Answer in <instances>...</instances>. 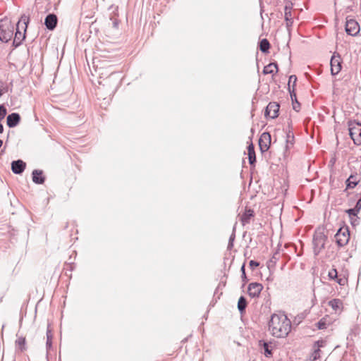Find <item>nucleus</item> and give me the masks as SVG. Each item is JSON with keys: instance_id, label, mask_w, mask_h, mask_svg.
I'll list each match as a JSON object with an SVG mask.
<instances>
[{"instance_id": "obj_46", "label": "nucleus", "mask_w": 361, "mask_h": 361, "mask_svg": "<svg viewBox=\"0 0 361 361\" xmlns=\"http://www.w3.org/2000/svg\"><path fill=\"white\" fill-rule=\"evenodd\" d=\"M332 271H336L337 270L336 269H333Z\"/></svg>"}, {"instance_id": "obj_4", "label": "nucleus", "mask_w": 361, "mask_h": 361, "mask_svg": "<svg viewBox=\"0 0 361 361\" xmlns=\"http://www.w3.org/2000/svg\"><path fill=\"white\" fill-rule=\"evenodd\" d=\"M327 236L322 231H316L313 235V251L314 255H318L324 248Z\"/></svg>"}, {"instance_id": "obj_17", "label": "nucleus", "mask_w": 361, "mask_h": 361, "mask_svg": "<svg viewBox=\"0 0 361 361\" xmlns=\"http://www.w3.org/2000/svg\"><path fill=\"white\" fill-rule=\"evenodd\" d=\"M32 179L35 184H43L45 181V177L42 170L35 169L32 173Z\"/></svg>"}, {"instance_id": "obj_37", "label": "nucleus", "mask_w": 361, "mask_h": 361, "mask_svg": "<svg viewBox=\"0 0 361 361\" xmlns=\"http://www.w3.org/2000/svg\"><path fill=\"white\" fill-rule=\"evenodd\" d=\"M249 265L251 269H254L259 265V263L255 260H250Z\"/></svg>"}, {"instance_id": "obj_21", "label": "nucleus", "mask_w": 361, "mask_h": 361, "mask_svg": "<svg viewBox=\"0 0 361 361\" xmlns=\"http://www.w3.org/2000/svg\"><path fill=\"white\" fill-rule=\"evenodd\" d=\"M247 154H248V160L250 166H255L256 163V155L255 152V147L252 142H251L247 146Z\"/></svg>"}, {"instance_id": "obj_22", "label": "nucleus", "mask_w": 361, "mask_h": 361, "mask_svg": "<svg viewBox=\"0 0 361 361\" xmlns=\"http://www.w3.org/2000/svg\"><path fill=\"white\" fill-rule=\"evenodd\" d=\"M263 74L268 75L272 74L274 75L275 73L278 72V64L276 62L270 63L267 66H265L263 69Z\"/></svg>"}, {"instance_id": "obj_28", "label": "nucleus", "mask_w": 361, "mask_h": 361, "mask_svg": "<svg viewBox=\"0 0 361 361\" xmlns=\"http://www.w3.org/2000/svg\"><path fill=\"white\" fill-rule=\"evenodd\" d=\"M247 307V300L245 297L241 296L240 297L238 302V309L240 314H243Z\"/></svg>"}, {"instance_id": "obj_8", "label": "nucleus", "mask_w": 361, "mask_h": 361, "mask_svg": "<svg viewBox=\"0 0 361 361\" xmlns=\"http://www.w3.org/2000/svg\"><path fill=\"white\" fill-rule=\"evenodd\" d=\"M279 108L280 105L279 103L275 102H269L264 111L265 117L271 119L277 118L279 116Z\"/></svg>"}, {"instance_id": "obj_32", "label": "nucleus", "mask_w": 361, "mask_h": 361, "mask_svg": "<svg viewBox=\"0 0 361 361\" xmlns=\"http://www.w3.org/2000/svg\"><path fill=\"white\" fill-rule=\"evenodd\" d=\"M235 228H233V231L229 238L228 249L231 250L233 247V241L235 240Z\"/></svg>"}, {"instance_id": "obj_14", "label": "nucleus", "mask_w": 361, "mask_h": 361, "mask_svg": "<svg viewBox=\"0 0 361 361\" xmlns=\"http://www.w3.org/2000/svg\"><path fill=\"white\" fill-rule=\"evenodd\" d=\"M20 116L18 113H11L7 116L6 124L9 128H15L20 121Z\"/></svg>"}, {"instance_id": "obj_9", "label": "nucleus", "mask_w": 361, "mask_h": 361, "mask_svg": "<svg viewBox=\"0 0 361 361\" xmlns=\"http://www.w3.org/2000/svg\"><path fill=\"white\" fill-rule=\"evenodd\" d=\"M346 33L351 36H356L360 32V25L354 19H347L345 25Z\"/></svg>"}, {"instance_id": "obj_11", "label": "nucleus", "mask_w": 361, "mask_h": 361, "mask_svg": "<svg viewBox=\"0 0 361 361\" xmlns=\"http://www.w3.org/2000/svg\"><path fill=\"white\" fill-rule=\"evenodd\" d=\"M284 265L283 260H279V254L275 253L272 257L267 262V267L269 271L274 269L280 268L283 269Z\"/></svg>"}, {"instance_id": "obj_3", "label": "nucleus", "mask_w": 361, "mask_h": 361, "mask_svg": "<svg viewBox=\"0 0 361 361\" xmlns=\"http://www.w3.org/2000/svg\"><path fill=\"white\" fill-rule=\"evenodd\" d=\"M14 27L8 19L0 20V40L2 42H8L13 35Z\"/></svg>"}, {"instance_id": "obj_39", "label": "nucleus", "mask_w": 361, "mask_h": 361, "mask_svg": "<svg viewBox=\"0 0 361 361\" xmlns=\"http://www.w3.org/2000/svg\"><path fill=\"white\" fill-rule=\"evenodd\" d=\"M7 91H8L7 87L0 86V96H2Z\"/></svg>"}, {"instance_id": "obj_27", "label": "nucleus", "mask_w": 361, "mask_h": 361, "mask_svg": "<svg viewBox=\"0 0 361 361\" xmlns=\"http://www.w3.org/2000/svg\"><path fill=\"white\" fill-rule=\"evenodd\" d=\"M259 49L262 53H269L270 43L267 39H262L259 43Z\"/></svg>"}, {"instance_id": "obj_10", "label": "nucleus", "mask_w": 361, "mask_h": 361, "mask_svg": "<svg viewBox=\"0 0 361 361\" xmlns=\"http://www.w3.org/2000/svg\"><path fill=\"white\" fill-rule=\"evenodd\" d=\"M271 135L268 132H264L259 139V147L262 153L269 150L271 145Z\"/></svg>"}, {"instance_id": "obj_31", "label": "nucleus", "mask_w": 361, "mask_h": 361, "mask_svg": "<svg viewBox=\"0 0 361 361\" xmlns=\"http://www.w3.org/2000/svg\"><path fill=\"white\" fill-rule=\"evenodd\" d=\"M297 82V77L295 75H292L289 77L288 80V89L290 88V83L293 82V88L292 90H295V86Z\"/></svg>"}, {"instance_id": "obj_44", "label": "nucleus", "mask_w": 361, "mask_h": 361, "mask_svg": "<svg viewBox=\"0 0 361 361\" xmlns=\"http://www.w3.org/2000/svg\"><path fill=\"white\" fill-rule=\"evenodd\" d=\"M75 269L72 265H70V271H73Z\"/></svg>"}, {"instance_id": "obj_15", "label": "nucleus", "mask_w": 361, "mask_h": 361, "mask_svg": "<svg viewBox=\"0 0 361 361\" xmlns=\"http://www.w3.org/2000/svg\"><path fill=\"white\" fill-rule=\"evenodd\" d=\"M292 4H286L284 7V18L286 22V27L288 29L293 25V20L292 17Z\"/></svg>"}, {"instance_id": "obj_19", "label": "nucleus", "mask_w": 361, "mask_h": 361, "mask_svg": "<svg viewBox=\"0 0 361 361\" xmlns=\"http://www.w3.org/2000/svg\"><path fill=\"white\" fill-rule=\"evenodd\" d=\"M255 216V212L252 209L246 208L240 217L242 224L244 226L250 223V219Z\"/></svg>"}, {"instance_id": "obj_6", "label": "nucleus", "mask_w": 361, "mask_h": 361, "mask_svg": "<svg viewBox=\"0 0 361 361\" xmlns=\"http://www.w3.org/2000/svg\"><path fill=\"white\" fill-rule=\"evenodd\" d=\"M337 245L340 247L345 245L350 240V231L348 226L340 228L335 234Z\"/></svg>"}, {"instance_id": "obj_1", "label": "nucleus", "mask_w": 361, "mask_h": 361, "mask_svg": "<svg viewBox=\"0 0 361 361\" xmlns=\"http://www.w3.org/2000/svg\"><path fill=\"white\" fill-rule=\"evenodd\" d=\"M291 329V322L286 315L274 314L269 322V330L271 334L277 338H283L288 336Z\"/></svg>"}, {"instance_id": "obj_36", "label": "nucleus", "mask_w": 361, "mask_h": 361, "mask_svg": "<svg viewBox=\"0 0 361 361\" xmlns=\"http://www.w3.org/2000/svg\"><path fill=\"white\" fill-rule=\"evenodd\" d=\"M47 348H49L51 345L52 336L51 335V331L49 329L47 330Z\"/></svg>"}, {"instance_id": "obj_38", "label": "nucleus", "mask_w": 361, "mask_h": 361, "mask_svg": "<svg viewBox=\"0 0 361 361\" xmlns=\"http://www.w3.org/2000/svg\"><path fill=\"white\" fill-rule=\"evenodd\" d=\"M317 327L319 329H324L326 328V323L325 322L323 321V319H321L318 323H317Z\"/></svg>"}, {"instance_id": "obj_42", "label": "nucleus", "mask_w": 361, "mask_h": 361, "mask_svg": "<svg viewBox=\"0 0 361 361\" xmlns=\"http://www.w3.org/2000/svg\"><path fill=\"white\" fill-rule=\"evenodd\" d=\"M245 262H243L241 265L240 270V271H245Z\"/></svg>"}, {"instance_id": "obj_20", "label": "nucleus", "mask_w": 361, "mask_h": 361, "mask_svg": "<svg viewBox=\"0 0 361 361\" xmlns=\"http://www.w3.org/2000/svg\"><path fill=\"white\" fill-rule=\"evenodd\" d=\"M360 180V178L357 173L351 174L346 180V188H354L355 186H357Z\"/></svg>"}, {"instance_id": "obj_2", "label": "nucleus", "mask_w": 361, "mask_h": 361, "mask_svg": "<svg viewBox=\"0 0 361 361\" xmlns=\"http://www.w3.org/2000/svg\"><path fill=\"white\" fill-rule=\"evenodd\" d=\"M29 17L23 14L16 24V32L15 33L13 45L15 47H19L25 38V32L29 23Z\"/></svg>"}, {"instance_id": "obj_33", "label": "nucleus", "mask_w": 361, "mask_h": 361, "mask_svg": "<svg viewBox=\"0 0 361 361\" xmlns=\"http://www.w3.org/2000/svg\"><path fill=\"white\" fill-rule=\"evenodd\" d=\"M7 114L6 108L4 105H0V121H2Z\"/></svg>"}, {"instance_id": "obj_41", "label": "nucleus", "mask_w": 361, "mask_h": 361, "mask_svg": "<svg viewBox=\"0 0 361 361\" xmlns=\"http://www.w3.org/2000/svg\"><path fill=\"white\" fill-rule=\"evenodd\" d=\"M323 343H324V341H318L316 344H317V346H318V348L319 347H322L323 346Z\"/></svg>"}, {"instance_id": "obj_35", "label": "nucleus", "mask_w": 361, "mask_h": 361, "mask_svg": "<svg viewBox=\"0 0 361 361\" xmlns=\"http://www.w3.org/2000/svg\"><path fill=\"white\" fill-rule=\"evenodd\" d=\"M320 353H321V350H319V348L314 350V353L312 355V361H316L317 359L319 358Z\"/></svg>"}, {"instance_id": "obj_40", "label": "nucleus", "mask_w": 361, "mask_h": 361, "mask_svg": "<svg viewBox=\"0 0 361 361\" xmlns=\"http://www.w3.org/2000/svg\"><path fill=\"white\" fill-rule=\"evenodd\" d=\"M264 274H263V273H261L262 277L264 276L267 278V279H269L271 272H264Z\"/></svg>"}, {"instance_id": "obj_5", "label": "nucleus", "mask_w": 361, "mask_h": 361, "mask_svg": "<svg viewBox=\"0 0 361 361\" xmlns=\"http://www.w3.org/2000/svg\"><path fill=\"white\" fill-rule=\"evenodd\" d=\"M348 130L350 138L356 145H361V123L356 121H348Z\"/></svg>"}, {"instance_id": "obj_29", "label": "nucleus", "mask_w": 361, "mask_h": 361, "mask_svg": "<svg viewBox=\"0 0 361 361\" xmlns=\"http://www.w3.org/2000/svg\"><path fill=\"white\" fill-rule=\"evenodd\" d=\"M16 346L19 348L20 351L25 350V338L24 337H19L16 341Z\"/></svg>"}, {"instance_id": "obj_34", "label": "nucleus", "mask_w": 361, "mask_h": 361, "mask_svg": "<svg viewBox=\"0 0 361 361\" xmlns=\"http://www.w3.org/2000/svg\"><path fill=\"white\" fill-rule=\"evenodd\" d=\"M350 219V224L351 225L355 227L360 223V218L357 216H351Z\"/></svg>"}, {"instance_id": "obj_12", "label": "nucleus", "mask_w": 361, "mask_h": 361, "mask_svg": "<svg viewBox=\"0 0 361 361\" xmlns=\"http://www.w3.org/2000/svg\"><path fill=\"white\" fill-rule=\"evenodd\" d=\"M11 165L12 172L18 175L22 174L26 168V163L21 159L13 161Z\"/></svg>"}, {"instance_id": "obj_24", "label": "nucleus", "mask_w": 361, "mask_h": 361, "mask_svg": "<svg viewBox=\"0 0 361 361\" xmlns=\"http://www.w3.org/2000/svg\"><path fill=\"white\" fill-rule=\"evenodd\" d=\"M289 92L290 95V99L293 102V109L296 111H299L300 109V104L297 100L296 93L295 92V90H291V88H289Z\"/></svg>"}, {"instance_id": "obj_45", "label": "nucleus", "mask_w": 361, "mask_h": 361, "mask_svg": "<svg viewBox=\"0 0 361 361\" xmlns=\"http://www.w3.org/2000/svg\"><path fill=\"white\" fill-rule=\"evenodd\" d=\"M336 1H337V0H335V2H334L335 6L336 5Z\"/></svg>"}, {"instance_id": "obj_18", "label": "nucleus", "mask_w": 361, "mask_h": 361, "mask_svg": "<svg viewBox=\"0 0 361 361\" xmlns=\"http://www.w3.org/2000/svg\"><path fill=\"white\" fill-rule=\"evenodd\" d=\"M286 149H288L293 146L294 141H295L294 134L292 131V129H291V127L290 125L288 126V129L286 130Z\"/></svg>"}, {"instance_id": "obj_30", "label": "nucleus", "mask_w": 361, "mask_h": 361, "mask_svg": "<svg viewBox=\"0 0 361 361\" xmlns=\"http://www.w3.org/2000/svg\"><path fill=\"white\" fill-rule=\"evenodd\" d=\"M359 212L360 211H358V209H357L356 207H355L353 208L348 209L345 211V212L349 215L350 217L357 216Z\"/></svg>"}, {"instance_id": "obj_43", "label": "nucleus", "mask_w": 361, "mask_h": 361, "mask_svg": "<svg viewBox=\"0 0 361 361\" xmlns=\"http://www.w3.org/2000/svg\"><path fill=\"white\" fill-rule=\"evenodd\" d=\"M242 279L243 280L246 279V272H242Z\"/></svg>"}, {"instance_id": "obj_7", "label": "nucleus", "mask_w": 361, "mask_h": 361, "mask_svg": "<svg viewBox=\"0 0 361 361\" xmlns=\"http://www.w3.org/2000/svg\"><path fill=\"white\" fill-rule=\"evenodd\" d=\"M343 60L338 53H334L331 58V73L332 75L338 74L342 69Z\"/></svg>"}, {"instance_id": "obj_25", "label": "nucleus", "mask_w": 361, "mask_h": 361, "mask_svg": "<svg viewBox=\"0 0 361 361\" xmlns=\"http://www.w3.org/2000/svg\"><path fill=\"white\" fill-rule=\"evenodd\" d=\"M259 345H262L264 354L267 357H270L272 356V348L271 343L263 341H259Z\"/></svg>"}, {"instance_id": "obj_23", "label": "nucleus", "mask_w": 361, "mask_h": 361, "mask_svg": "<svg viewBox=\"0 0 361 361\" xmlns=\"http://www.w3.org/2000/svg\"><path fill=\"white\" fill-rule=\"evenodd\" d=\"M328 276L330 279H336L337 283L341 286H344L347 283L345 276L341 277V275H338V272H328Z\"/></svg>"}, {"instance_id": "obj_16", "label": "nucleus", "mask_w": 361, "mask_h": 361, "mask_svg": "<svg viewBox=\"0 0 361 361\" xmlns=\"http://www.w3.org/2000/svg\"><path fill=\"white\" fill-rule=\"evenodd\" d=\"M262 290V286L258 283H252L249 285L247 293L252 298L259 296Z\"/></svg>"}, {"instance_id": "obj_13", "label": "nucleus", "mask_w": 361, "mask_h": 361, "mask_svg": "<svg viewBox=\"0 0 361 361\" xmlns=\"http://www.w3.org/2000/svg\"><path fill=\"white\" fill-rule=\"evenodd\" d=\"M58 23L57 16L54 13L48 14L44 20V25L49 30H53L56 28Z\"/></svg>"}, {"instance_id": "obj_26", "label": "nucleus", "mask_w": 361, "mask_h": 361, "mask_svg": "<svg viewBox=\"0 0 361 361\" xmlns=\"http://www.w3.org/2000/svg\"><path fill=\"white\" fill-rule=\"evenodd\" d=\"M329 305L337 312L341 310L343 302L340 299H333L329 302Z\"/></svg>"}]
</instances>
